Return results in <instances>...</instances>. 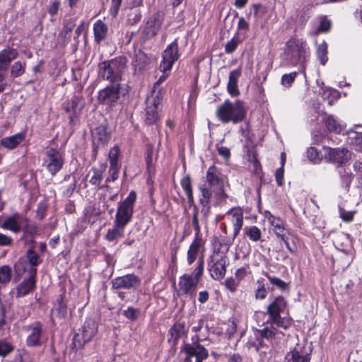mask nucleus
Listing matches in <instances>:
<instances>
[{"label":"nucleus","mask_w":362,"mask_h":362,"mask_svg":"<svg viewBox=\"0 0 362 362\" xmlns=\"http://www.w3.org/2000/svg\"><path fill=\"white\" fill-rule=\"evenodd\" d=\"M98 68V77L100 78L109 81L111 84L119 83L122 78L115 75V70L107 61L101 62Z\"/></svg>","instance_id":"20"},{"label":"nucleus","mask_w":362,"mask_h":362,"mask_svg":"<svg viewBox=\"0 0 362 362\" xmlns=\"http://www.w3.org/2000/svg\"><path fill=\"white\" fill-rule=\"evenodd\" d=\"M24 330L28 332L25 344L28 347H39L43 344L45 329L43 325L39 321L24 327Z\"/></svg>","instance_id":"7"},{"label":"nucleus","mask_w":362,"mask_h":362,"mask_svg":"<svg viewBox=\"0 0 362 362\" xmlns=\"http://www.w3.org/2000/svg\"><path fill=\"white\" fill-rule=\"evenodd\" d=\"M56 310L60 317H66L67 313V306L66 303L64 300L62 296H61L59 299L58 300V305Z\"/></svg>","instance_id":"62"},{"label":"nucleus","mask_w":362,"mask_h":362,"mask_svg":"<svg viewBox=\"0 0 362 362\" xmlns=\"http://www.w3.org/2000/svg\"><path fill=\"white\" fill-rule=\"evenodd\" d=\"M273 324H275L277 327H281L284 329H288L291 325V320L288 317H281L280 315L278 317L269 318Z\"/></svg>","instance_id":"52"},{"label":"nucleus","mask_w":362,"mask_h":362,"mask_svg":"<svg viewBox=\"0 0 362 362\" xmlns=\"http://www.w3.org/2000/svg\"><path fill=\"white\" fill-rule=\"evenodd\" d=\"M127 226L122 224L117 221H113L112 228L107 230L105 238L110 242L117 240L124 236V229Z\"/></svg>","instance_id":"30"},{"label":"nucleus","mask_w":362,"mask_h":362,"mask_svg":"<svg viewBox=\"0 0 362 362\" xmlns=\"http://www.w3.org/2000/svg\"><path fill=\"white\" fill-rule=\"evenodd\" d=\"M265 276L267 277L268 280L269 281L270 284L276 286L278 289L281 291H286L289 288V285L288 283L284 281L279 277L272 276L269 274L268 273H266Z\"/></svg>","instance_id":"44"},{"label":"nucleus","mask_w":362,"mask_h":362,"mask_svg":"<svg viewBox=\"0 0 362 362\" xmlns=\"http://www.w3.org/2000/svg\"><path fill=\"white\" fill-rule=\"evenodd\" d=\"M204 242L201 236H194L192 243L190 244L187 251V263L191 265L197 259V255L201 248L204 247Z\"/></svg>","instance_id":"26"},{"label":"nucleus","mask_w":362,"mask_h":362,"mask_svg":"<svg viewBox=\"0 0 362 362\" xmlns=\"http://www.w3.org/2000/svg\"><path fill=\"white\" fill-rule=\"evenodd\" d=\"M257 287L255 290V298L256 299L263 300L264 299L268 293L269 287L267 286L265 280L263 278H260L257 281Z\"/></svg>","instance_id":"40"},{"label":"nucleus","mask_w":362,"mask_h":362,"mask_svg":"<svg viewBox=\"0 0 362 362\" xmlns=\"http://www.w3.org/2000/svg\"><path fill=\"white\" fill-rule=\"evenodd\" d=\"M37 269H32L30 274L27 273L26 276L16 286V297L22 298L32 293L36 286Z\"/></svg>","instance_id":"15"},{"label":"nucleus","mask_w":362,"mask_h":362,"mask_svg":"<svg viewBox=\"0 0 362 362\" xmlns=\"http://www.w3.org/2000/svg\"><path fill=\"white\" fill-rule=\"evenodd\" d=\"M239 282L233 277L227 278L224 281L226 288L231 293H235L237 291Z\"/></svg>","instance_id":"64"},{"label":"nucleus","mask_w":362,"mask_h":362,"mask_svg":"<svg viewBox=\"0 0 362 362\" xmlns=\"http://www.w3.org/2000/svg\"><path fill=\"white\" fill-rule=\"evenodd\" d=\"M187 334L188 329L186 327L185 323L180 321L176 322L168 330L170 337L168 341L175 349L180 339L182 337H187Z\"/></svg>","instance_id":"18"},{"label":"nucleus","mask_w":362,"mask_h":362,"mask_svg":"<svg viewBox=\"0 0 362 362\" xmlns=\"http://www.w3.org/2000/svg\"><path fill=\"white\" fill-rule=\"evenodd\" d=\"M2 228L15 233H18L21 230L24 233H27L29 230L27 218L19 214H15L6 218L2 223Z\"/></svg>","instance_id":"12"},{"label":"nucleus","mask_w":362,"mask_h":362,"mask_svg":"<svg viewBox=\"0 0 362 362\" xmlns=\"http://www.w3.org/2000/svg\"><path fill=\"white\" fill-rule=\"evenodd\" d=\"M216 200V204H222L226 202L228 195L226 192L225 186L211 189Z\"/></svg>","instance_id":"43"},{"label":"nucleus","mask_w":362,"mask_h":362,"mask_svg":"<svg viewBox=\"0 0 362 362\" xmlns=\"http://www.w3.org/2000/svg\"><path fill=\"white\" fill-rule=\"evenodd\" d=\"M161 102V98L158 96V93L151 98H148L146 100V122L151 125L155 124L159 118L158 116V105Z\"/></svg>","instance_id":"16"},{"label":"nucleus","mask_w":362,"mask_h":362,"mask_svg":"<svg viewBox=\"0 0 362 362\" xmlns=\"http://www.w3.org/2000/svg\"><path fill=\"white\" fill-rule=\"evenodd\" d=\"M286 308V301L285 298L279 296L267 307V313L269 318L276 317L280 313L284 312Z\"/></svg>","instance_id":"23"},{"label":"nucleus","mask_w":362,"mask_h":362,"mask_svg":"<svg viewBox=\"0 0 362 362\" xmlns=\"http://www.w3.org/2000/svg\"><path fill=\"white\" fill-rule=\"evenodd\" d=\"M231 216L230 221L233 227V239L239 234L243 225V213L240 208H234L230 209L227 214Z\"/></svg>","instance_id":"22"},{"label":"nucleus","mask_w":362,"mask_h":362,"mask_svg":"<svg viewBox=\"0 0 362 362\" xmlns=\"http://www.w3.org/2000/svg\"><path fill=\"white\" fill-rule=\"evenodd\" d=\"M115 70V75L122 78V76L126 69L127 59L124 56H119L111 60L107 61Z\"/></svg>","instance_id":"34"},{"label":"nucleus","mask_w":362,"mask_h":362,"mask_svg":"<svg viewBox=\"0 0 362 362\" xmlns=\"http://www.w3.org/2000/svg\"><path fill=\"white\" fill-rule=\"evenodd\" d=\"M149 63V59L144 52L139 50L136 52L132 59V66L134 71H142L145 69Z\"/></svg>","instance_id":"33"},{"label":"nucleus","mask_w":362,"mask_h":362,"mask_svg":"<svg viewBox=\"0 0 362 362\" xmlns=\"http://www.w3.org/2000/svg\"><path fill=\"white\" fill-rule=\"evenodd\" d=\"M98 329V324L93 319H86L81 328L74 336V346L77 349H82L95 336Z\"/></svg>","instance_id":"4"},{"label":"nucleus","mask_w":362,"mask_h":362,"mask_svg":"<svg viewBox=\"0 0 362 362\" xmlns=\"http://www.w3.org/2000/svg\"><path fill=\"white\" fill-rule=\"evenodd\" d=\"M206 182L200 185H205L209 191L211 189L225 186L226 176L221 173V170L215 165L209 167L206 175Z\"/></svg>","instance_id":"14"},{"label":"nucleus","mask_w":362,"mask_h":362,"mask_svg":"<svg viewBox=\"0 0 362 362\" xmlns=\"http://www.w3.org/2000/svg\"><path fill=\"white\" fill-rule=\"evenodd\" d=\"M18 55L16 49L7 47L0 51V82H6V76L11 63Z\"/></svg>","instance_id":"13"},{"label":"nucleus","mask_w":362,"mask_h":362,"mask_svg":"<svg viewBox=\"0 0 362 362\" xmlns=\"http://www.w3.org/2000/svg\"><path fill=\"white\" fill-rule=\"evenodd\" d=\"M14 350V346L6 339H0V356L5 357Z\"/></svg>","instance_id":"48"},{"label":"nucleus","mask_w":362,"mask_h":362,"mask_svg":"<svg viewBox=\"0 0 362 362\" xmlns=\"http://www.w3.org/2000/svg\"><path fill=\"white\" fill-rule=\"evenodd\" d=\"M197 284V281L193 279L192 275L185 274L180 277L179 286L183 294L194 296Z\"/></svg>","instance_id":"19"},{"label":"nucleus","mask_w":362,"mask_h":362,"mask_svg":"<svg viewBox=\"0 0 362 362\" xmlns=\"http://www.w3.org/2000/svg\"><path fill=\"white\" fill-rule=\"evenodd\" d=\"M243 232L244 235L252 242H257L262 238V231L256 226H245Z\"/></svg>","instance_id":"38"},{"label":"nucleus","mask_w":362,"mask_h":362,"mask_svg":"<svg viewBox=\"0 0 362 362\" xmlns=\"http://www.w3.org/2000/svg\"><path fill=\"white\" fill-rule=\"evenodd\" d=\"M306 154L308 160L315 164L319 163L322 158V155L317 151V149L315 147L313 146L307 149Z\"/></svg>","instance_id":"47"},{"label":"nucleus","mask_w":362,"mask_h":362,"mask_svg":"<svg viewBox=\"0 0 362 362\" xmlns=\"http://www.w3.org/2000/svg\"><path fill=\"white\" fill-rule=\"evenodd\" d=\"M322 120L329 132L336 134L341 132L343 127L341 122L334 115L325 113Z\"/></svg>","instance_id":"32"},{"label":"nucleus","mask_w":362,"mask_h":362,"mask_svg":"<svg viewBox=\"0 0 362 362\" xmlns=\"http://www.w3.org/2000/svg\"><path fill=\"white\" fill-rule=\"evenodd\" d=\"M324 95L327 97L329 105H332L334 101L339 98V93L334 89H328L325 91Z\"/></svg>","instance_id":"61"},{"label":"nucleus","mask_w":362,"mask_h":362,"mask_svg":"<svg viewBox=\"0 0 362 362\" xmlns=\"http://www.w3.org/2000/svg\"><path fill=\"white\" fill-rule=\"evenodd\" d=\"M136 199V192L132 190L123 201L118 203L114 221L127 226L132 219Z\"/></svg>","instance_id":"3"},{"label":"nucleus","mask_w":362,"mask_h":362,"mask_svg":"<svg viewBox=\"0 0 362 362\" xmlns=\"http://www.w3.org/2000/svg\"><path fill=\"white\" fill-rule=\"evenodd\" d=\"M145 160L146 169L150 173L153 170L154 162L156 160V156H154L153 146L151 144L147 145Z\"/></svg>","instance_id":"41"},{"label":"nucleus","mask_w":362,"mask_h":362,"mask_svg":"<svg viewBox=\"0 0 362 362\" xmlns=\"http://www.w3.org/2000/svg\"><path fill=\"white\" fill-rule=\"evenodd\" d=\"M107 30V26L101 20L93 24L94 40L97 44H100L106 38Z\"/></svg>","instance_id":"35"},{"label":"nucleus","mask_w":362,"mask_h":362,"mask_svg":"<svg viewBox=\"0 0 362 362\" xmlns=\"http://www.w3.org/2000/svg\"><path fill=\"white\" fill-rule=\"evenodd\" d=\"M240 41L239 39L233 37L229 42H228L225 46V52L227 54L233 53L237 48Z\"/></svg>","instance_id":"63"},{"label":"nucleus","mask_w":362,"mask_h":362,"mask_svg":"<svg viewBox=\"0 0 362 362\" xmlns=\"http://www.w3.org/2000/svg\"><path fill=\"white\" fill-rule=\"evenodd\" d=\"M25 139L24 133H18L13 136L4 137L0 140V146L8 150L16 148Z\"/></svg>","instance_id":"28"},{"label":"nucleus","mask_w":362,"mask_h":362,"mask_svg":"<svg viewBox=\"0 0 362 362\" xmlns=\"http://www.w3.org/2000/svg\"><path fill=\"white\" fill-rule=\"evenodd\" d=\"M264 339H264V338L259 337V334H257L256 333L255 334V340L250 339L247 344V346L249 348L254 347V348H255V349L257 351H259L260 349V348H262L264 346H266V344L264 343Z\"/></svg>","instance_id":"58"},{"label":"nucleus","mask_w":362,"mask_h":362,"mask_svg":"<svg viewBox=\"0 0 362 362\" xmlns=\"http://www.w3.org/2000/svg\"><path fill=\"white\" fill-rule=\"evenodd\" d=\"M180 57L178 51L177 38L169 44L162 54V60L159 69L161 71H170L175 62Z\"/></svg>","instance_id":"8"},{"label":"nucleus","mask_w":362,"mask_h":362,"mask_svg":"<svg viewBox=\"0 0 362 362\" xmlns=\"http://www.w3.org/2000/svg\"><path fill=\"white\" fill-rule=\"evenodd\" d=\"M165 14L163 11H157L154 13L146 22V25L143 30V35L147 39H151L156 36L163 23Z\"/></svg>","instance_id":"9"},{"label":"nucleus","mask_w":362,"mask_h":362,"mask_svg":"<svg viewBox=\"0 0 362 362\" xmlns=\"http://www.w3.org/2000/svg\"><path fill=\"white\" fill-rule=\"evenodd\" d=\"M119 168V165H113L110 166L109 176L106 178V182H115L118 178Z\"/></svg>","instance_id":"60"},{"label":"nucleus","mask_w":362,"mask_h":362,"mask_svg":"<svg viewBox=\"0 0 362 362\" xmlns=\"http://www.w3.org/2000/svg\"><path fill=\"white\" fill-rule=\"evenodd\" d=\"M14 362H33L30 354L25 349H18Z\"/></svg>","instance_id":"54"},{"label":"nucleus","mask_w":362,"mask_h":362,"mask_svg":"<svg viewBox=\"0 0 362 362\" xmlns=\"http://www.w3.org/2000/svg\"><path fill=\"white\" fill-rule=\"evenodd\" d=\"M141 310L139 308H136L132 306L128 307L126 310H124L122 311L123 315L130 321H136L139 315H140Z\"/></svg>","instance_id":"50"},{"label":"nucleus","mask_w":362,"mask_h":362,"mask_svg":"<svg viewBox=\"0 0 362 362\" xmlns=\"http://www.w3.org/2000/svg\"><path fill=\"white\" fill-rule=\"evenodd\" d=\"M64 165V158L62 153L52 147L45 148L43 165L52 176L57 175Z\"/></svg>","instance_id":"5"},{"label":"nucleus","mask_w":362,"mask_h":362,"mask_svg":"<svg viewBox=\"0 0 362 362\" xmlns=\"http://www.w3.org/2000/svg\"><path fill=\"white\" fill-rule=\"evenodd\" d=\"M25 63L17 61L11 67V76L13 78L19 77L25 72Z\"/></svg>","instance_id":"46"},{"label":"nucleus","mask_w":362,"mask_h":362,"mask_svg":"<svg viewBox=\"0 0 362 362\" xmlns=\"http://www.w3.org/2000/svg\"><path fill=\"white\" fill-rule=\"evenodd\" d=\"M228 264L227 256H218L216 254H212L209 257L208 262V270L211 277L216 280L223 279L226 273V265Z\"/></svg>","instance_id":"6"},{"label":"nucleus","mask_w":362,"mask_h":362,"mask_svg":"<svg viewBox=\"0 0 362 362\" xmlns=\"http://www.w3.org/2000/svg\"><path fill=\"white\" fill-rule=\"evenodd\" d=\"M230 247V244L225 240H222L219 242L218 246L215 247L212 254H216L218 256L221 257L226 256V252L228 251Z\"/></svg>","instance_id":"57"},{"label":"nucleus","mask_w":362,"mask_h":362,"mask_svg":"<svg viewBox=\"0 0 362 362\" xmlns=\"http://www.w3.org/2000/svg\"><path fill=\"white\" fill-rule=\"evenodd\" d=\"M12 276L11 268L8 265L0 267V283L6 284L11 281Z\"/></svg>","instance_id":"51"},{"label":"nucleus","mask_w":362,"mask_h":362,"mask_svg":"<svg viewBox=\"0 0 362 362\" xmlns=\"http://www.w3.org/2000/svg\"><path fill=\"white\" fill-rule=\"evenodd\" d=\"M93 175L90 179V183L92 185L97 186L98 189H101L100 186L101 181L103 180V175L105 170V167L101 168L100 169L93 168Z\"/></svg>","instance_id":"45"},{"label":"nucleus","mask_w":362,"mask_h":362,"mask_svg":"<svg viewBox=\"0 0 362 362\" xmlns=\"http://www.w3.org/2000/svg\"><path fill=\"white\" fill-rule=\"evenodd\" d=\"M197 353L192 345L185 341L180 347L177 360L179 362H192V358L195 357Z\"/></svg>","instance_id":"29"},{"label":"nucleus","mask_w":362,"mask_h":362,"mask_svg":"<svg viewBox=\"0 0 362 362\" xmlns=\"http://www.w3.org/2000/svg\"><path fill=\"white\" fill-rule=\"evenodd\" d=\"M26 257L28 261V264H25L24 266H23L21 262L17 263L15 265L16 272L21 270V268L22 267L25 272L30 274L31 269H37L36 267L41 262L39 255L32 249H30L27 251Z\"/></svg>","instance_id":"21"},{"label":"nucleus","mask_w":362,"mask_h":362,"mask_svg":"<svg viewBox=\"0 0 362 362\" xmlns=\"http://www.w3.org/2000/svg\"><path fill=\"white\" fill-rule=\"evenodd\" d=\"M310 355L297 348L288 352L284 357V362H310Z\"/></svg>","instance_id":"31"},{"label":"nucleus","mask_w":362,"mask_h":362,"mask_svg":"<svg viewBox=\"0 0 362 362\" xmlns=\"http://www.w3.org/2000/svg\"><path fill=\"white\" fill-rule=\"evenodd\" d=\"M111 284L113 290H136L141 284V279L134 274H129L113 279Z\"/></svg>","instance_id":"11"},{"label":"nucleus","mask_w":362,"mask_h":362,"mask_svg":"<svg viewBox=\"0 0 362 362\" xmlns=\"http://www.w3.org/2000/svg\"><path fill=\"white\" fill-rule=\"evenodd\" d=\"M93 144L98 146L106 145L110 139L105 125H100L92 130Z\"/></svg>","instance_id":"24"},{"label":"nucleus","mask_w":362,"mask_h":362,"mask_svg":"<svg viewBox=\"0 0 362 362\" xmlns=\"http://www.w3.org/2000/svg\"><path fill=\"white\" fill-rule=\"evenodd\" d=\"M204 264V257H202L199 258V261L197 262V266L195 268L193 274H192L193 276V279L194 280H197V282H199L201 276L203 274Z\"/></svg>","instance_id":"59"},{"label":"nucleus","mask_w":362,"mask_h":362,"mask_svg":"<svg viewBox=\"0 0 362 362\" xmlns=\"http://www.w3.org/2000/svg\"><path fill=\"white\" fill-rule=\"evenodd\" d=\"M349 142L356 146V150L362 149V132L351 130L348 134Z\"/></svg>","instance_id":"42"},{"label":"nucleus","mask_w":362,"mask_h":362,"mask_svg":"<svg viewBox=\"0 0 362 362\" xmlns=\"http://www.w3.org/2000/svg\"><path fill=\"white\" fill-rule=\"evenodd\" d=\"M298 74V71H293L289 74H284L281 76V84L286 88L291 87L292 83L294 82Z\"/></svg>","instance_id":"56"},{"label":"nucleus","mask_w":362,"mask_h":362,"mask_svg":"<svg viewBox=\"0 0 362 362\" xmlns=\"http://www.w3.org/2000/svg\"><path fill=\"white\" fill-rule=\"evenodd\" d=\"M329 158L333 163L343 164L350 158V153L345 148H330Z\"/></svg>","instance_id":"27"},{"label":"nucleus","mask_w":362,"mask_h":362,"mask_svg":"<svg viewBox=\"0 0 362 362\" xmlns=\"http://www.w3.org/2000/svg\"><path fill=\"white\" fill-rule=\"evenodd\" d=\"M199 189L201 195L199 199V204L201 205L200 212L202 215V220L206 223L208 218L211 214V192L206 188L205 185H199Z\"/></svg>","instance_id":"17"},{"label":"nucleus","mask_w":362,"mask_h":362,"mask_svg":"<svg viewBox=\"0 0 362 362\" xmlns=\"http://www.w3.org/2000/svg\"><path fill=\"white\" fill-rule=\"evenodd\" d=\"M256 333L259 334V337L264 338L268 341H271L273 339L279 337V335H282V337H284V334L282 332H279L274 327H267L262 329H258L257 330Z\"/></svg>","instance_id":"36"},{"label":"nucleus","mask_w":362,"mask_h":362,"mask_svg":"<svg viewBox=\"0 0 362 362\" xmlns=\"http://www.w3.org/2000/svg\"><path fill=\"white\" fill-rule=\"evenodd\" d=\"M180 185L187 195L189 205H194V199L193 196L192 181L190 177L189 176H186L182 178L180 182Z\"/></svg>","instance_id":"37"},{"label":"nucleus","mask_w":362,"mask_h":362,"mask_svg":"<svg viewBox=\"0 0 362 362\" xmlns=\"http://www.w3.org/2000/svg\"><path fill=\"white\" fill-rule=\"evenodd\" d=\"M246 110L243 103L236 100L235 103L229 100L218 106L216 111V115L223 123L233 122L237 124L243 121L245 117Z\"/></svg>","instance_id":"2"},{"label":"nucleus","mask_w":362,"mask_h":362,"mask_svg":"<svg viewBox=\"0 0 362 362\" xmlns=\"http://www.w3.org/2000/svg\"><path fill=\"white\" fill-rule=\"evenodd\" d=\"M328 45L325 41H323L321 44L318 45L316 50V56L319 59L320 64L323 66L326 64L328 61Z\"/></svg>","instance_id":"39"},{"label":"nucleus","mask_w":362,"mask_h":362,"mask_svg":"<svg viewBox=\"0 0 362 362\" xmlns=\"http://www.w3.org/2000/svg\"><path fill=\"white\" fill-rule=\"evenodd\" d=\"M332 27V21L327 16L319 18V26L317 33H327Z\"/></svg>","instance_id":"53"},{"label":"nucleus","mask_w":362,"mask_h":362,"mask_svg":"<svg viewBox=\"0 0 362 362\" xmlns=\"http://www.w3.org/2000/svg\"><path fill=\"white\" fill-rule=\"evenodd\" d=\"M264 217L269 223L274 227V229L284 225V221L279 217L274 216L270 211H265Z\"/></svg>","instance_id":"55"},{"label":"nucleus","mask_w":362,"mask_h":362,"mask_svg":"<svg viewBox=\"0 0 362 362\" xmlns=\"http://www.w3.org/2000/svg\"><path fill=\"white\" fill-rule=\"evenodd\" d=\"M193 207L192 211V226L194 227L195 234L194 236H200L201 228L199 223V209L197 206L194 203V205L192 206Z\"/></svg>","instance_id":"49"},{"label":"nucleus","mask_w":362,"mask_h":362,"mask_svg":"<svg viewBox=\"0 0 362 362\" xmlns=\"http://www.w3.org/2000/svg\"><path fill=\"white\" fill-rule=\"evenodd\" d=\"M310 56V49L307 42L303 39L291 38L285 45L281 56L286 65L299 66V71L305 74V63Z\"/></svg>","instance_id":"1"},{"label":"nucleus","mask_w":362,"mask_h":362,"mask_svg":"<svg viewBox=\"0 0 362 362\" xmlns=\"http://www.w3.org/2000/svg\"><path fill=\"white\" fill-rule=\"evenodd\" d=\"M242 74V70L240 67L231 71L228 76V82L227 84V90L228 93L232 97L238 96L240 94L238 82Z\"/></svg>","instance_id":"25"},{"label":"nucleus","mask_w":362,"mask_h":362,"mask_svg":"<svg viewBox=\"0 0 362 362\" xmlns=\"http://www.w3.org/2000/svg\"><path fill=\"white\" fill-rule=\"evenodd\" d=\"M120 83L111 84L100 90L98 94L99 103L110 106H115L120 97Z\"/></svg>","instance_id":"10"}]
</instances>
